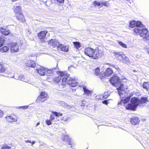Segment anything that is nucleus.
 <instances>
[{
    "mask_svg": "<svg viewBox=\"0 0 149 149\" xmlns=\"http://www.w3.org/2000/svg\"><path fill=\"white\" fill-rule=\"evenodd\" d=\"M110 83L114 86L119 87L117 88L118 91V94L120 97H123V94L126 95L125 91L127 89L126 86H124V85L121 84V80L118 76L114 75L111 78L110 80Z\"/></svg>",
    "mask_w": 149,
    "mask_h": 149,
    "instance_id": "f257e3e1",
    "label": "nucleus"
},
{
    "mask_svg": "<svg viewBox=\"0 0 149 149\" xmlns=\"http://www.w3.org/2000/svg\"><path fill=\"white\" fill-rule=\"evenodd\" d=\"M146 102H148L147 97H142L140 100L136 97H132L131 100V103L128 104L126 106V109L127 110L135 111L139 104L145 103Z\"/></svg>",
    "mask_w": 149,
    "mask_h": 149,
    "instance_id": "f03ea898",
    "label": "nucleus"
},
{
    "mask_svg": "<svg viewBox=\"0 0 149 149\" xmlns=\"http://www.w3.org/2000/svg\"><path fill=\"white\" fill-rule=\"evenodd\" d=\"M84 53L87 56L94 59L101 57L103 55V52L102 51H100L98 49L94 50L90 47L85 49Z\"/></svg>",
    "mask_w": 149,
    "mask_h": 149,
    "instance_id": "7ed1b4c3",
    "label": "nucleus"
},
{
    "mask_svg": "<svg viewBox=\"0 0 149 149\" xmlns=\"http://www.w3.org/2000/svg\"><path fill=\"white\" fill-rule=\"evenodd\" d=\"M60 75L61 77L62 84L61 85H65L67 82L66 80L68 79L67 76L63 72H61L60 73ZM68 84L71 87H74L77 86V82L76 81L75 79H74L72 78H69L67 81Z\"/></svg>",
    "mask_w": 149,
    "mask_h": 149,
    "instance_id": "20e7f679",
    "label": "nucleus"
},
{
    "mask_svg": "<svg viewBox=\"0 0 149 149\" xmlns=\"http://www.w3.org/2000/svg\"><path fill=\"white\" fill-rule=\"evenodd\" d=\"M113 54L117 60L120 62L127 64L130 63V61L128 58L126 57L123 52H114Z\"/></svg>",
    "mask_w": 149,
    "mask_h": 149,
    "instance_id": "39448f33",
    "label": "nucleus"
},
{
    "mask_svg": "<svg viewBox=\"0 0 149 149\" xmlns=\"http://www.w3.org/2000/svg\"><path fill=\"white\" fill-rule=\"evenodd\" d=\"M9 47L10 48L11 52H17L19 49L18 45L17 42H12L9 44Z\"/></svg>",
    "mask_w": 149,
    "mask_h": 149,
    "instance_id": "423d86ee",
    "label": "nucleus"
},
{
    "mask_svg": "<svg viewBox=\"0 0 149 149\" xmlns=\"http://www.w3.org/2000/svg\"><path fill=\"white\" fill-rule=\"evenodd\" d=\"M47 98V94L45 92H42L40 95L38 96L37 100L36 102H43L46 100Z\"/></svg>",
    "mask_w": 149,
    "mask_h": 149,
    "instance_id": "0eeeda50",
    "label": "nucleus"
},
{
    "mask_svg": "<svg viewBox=\"0 0 149 149\" xmlns=\"http://www.w3.org/2000/svg\"><path fill=\"white\" fill-rule=\"evenodd\" d=\"M49 44L50 46H52L54 47H57L58 49L60 45L59 43L56 39H51L49 41Z\"/></svg>",
    "mask_w": 149,
    "mask_h": 149,
    "instance_id": "6e6552de",
    "label": "nucleus"
},
{
    "mask_svg": "<svg viewBox=\"0 0 149 149\" xmlns=\"http://www.w3.org/2000/svg\"><path fill=\"white\" fill-rule=\"evenodd\" d=\"M46 68H44L42 67L39 66L36 69V72L41 75H44L46 74Z\"/></svg>",
    "mask_w": 149,
    "mask_h": 149,
    "instance_id": "1a4fd4ad",
    "label": "nucleus"
},
{
    "mask_svg": "<svg viewBox=\"0 0 149 149\" xmlns=\"http://www.w3.org/2000/svg\"><path fill=\"white\" fill-rule=\"evenodd\" d=\"M113 73L112 70L109 68H107L105 73H102L101 76L104 78H105L106 77L110 76Z\"/></svg>",
    "mask_w": 149,
    "mask_h": 149,
    "instance_id": "9d476101",
    "label": "nucleus"
},
{
    "mask_svg": "<svg viewBox=\"0 0 149 149\" xmlns=\"http://www.w3.org/2000/svg\"><path fill=\"white\" fill-rule=\"evenodd\" d=\"M126 94V95H124V94H123V96H124L123 97H121L122 99L121 100V101L118 103V105H120L122 104L123 103V104L126 103L128 102L130 99V97H127L124 99H123L125 96H126L127 95V93L125 92Z\"/></svg>",
    "mask_w": 149,
    "mask_h": 149,
    "instance_id": "9b49d317",
    "label": "nucleus"
},
{
    "mask_svg": "<svg viewBox=\"0 0 149 149\" xmlns=\"http://www.w3.org/2000/svg\"><path fill=\"white\" fill-rule=\"evenodd\" d=\"M24 77V76L22 74L19 75V77L17 76V74H15L14 76V78L16 79L20 80L25 82H28L29 84L30 83V81L25 80Z\"/></svg>",
    "mask_w": 149,
    "mask_h": 149,
    "instance_id": "f8f14e48",
    "label": "nucleus"
},
{
    "mask_svg": "<svg viewBox=\"0 0 149 149\" xmlns=\"http://www.w3.org/2000/svg\"><path fill=\"white\" fill-rule=\"evenodd\" d=\"M16 17L18 20L22 22H26L24 16L22 12L16 14Z\"/></svg>",
    "mask_w": 149,
    "mask_h": 149,
    "instance_id": "ddd939ff",
    "label": "nucleus"
},
{
    "mask_svg": "<svg viewBox=\"0 0 149 149\" xmlns=\"http://www.w3.org/2000/svg\"><path fill=\"white\" fill-rule=\"evenodd\" d=\"M25 65L29 67H35L36 64L35 62L32 60H29L26 63H25Z\"/></svg>",
    "mask_w": 149,
    "mask_h": 149,
    "instance_id": "4468645a",
    "label": "nucleus"
},
{
    "mask_svg": "<svg viewBox=\"0 0 149 149\" xmlns=\"http://www.w3.org/2000/svg\"><path fill=\"white\" fill-rule=\"evenodd\" d=\"M148 33V31L146 29H142L141 30L140 35L141 37H146L147 36H148L149 37V35L147 36Z\"/></svg>",
    "mask_w": 149,
    "mask_h": 149,
    "instance_id": "2eb2a0df",
    "label": "nucleus"
},
{
    "mask_svg": "<svg viewBox=\"0 0 149 149\" xmlns=\"http://www.w3.org/2000/svg\"><path fill=\"white\" fill-rule=\"evenodd\" d=\"M102 73H100V69L99 68L97 67L96 69H95L94 70V74L95 75H96L97 76H100V78L102 79H103V77H102L101 76V74Z\"/></svg>",
    "mask_w": 149,
    "mask_h": 149,
    "instance_id": "dca6fc26",
    "label": "nucleus"
},
{
    "mask_svg": "<svg viewBox=\"0 0 149 149\" xmlns=\"http://www.w3.org/2000/svg\"><path fill=\"white\" fill-rule=\"evenodd\" d=\"M7 120L9 122L15 121L17 120V119L14 116H9L6 117Z\"/></svg>",
    "mask_w": 149,
    "mask_h": 149,
    "instance_id": "f3484780",
    "label": "nucleus"
},
{
    "mask_svg": "<svg viewBox=\"0 0 149 149\" xmlns=\"http://www.w3.org/2000/svg\"><path fill=\"white\" fill-rule=\"evenodd\" d=\"M63 140L65 142H68V145H71L72 144L71 139L67 135H65L64 136Z\"/></svg>",
    "mask_w": 149,
    "mask_h": 149,
    "instance_id": "a211bd4d",
    "label": "nucleus"
},
{
    "mask_svg": "<svg viewBox=\"0 0 149 149\" xmlns=\"http://www.w3.org/2000/svg\"><path fill=\"white\" fill-rule=\"evenodd\" d=\"M62 51L66 52L68 50V46L60 44L58 47Z\"/></svg>",
    "mask_w": 149,
    "mask_h": 149,
    "instance_id": "6ab92c4d",
    "label": "nucleus"
},
{
    "mask_svg": "<svg viewBox=\"0 0 149 149\" xmlns=\"http://www.w3.org/2000/svg\"><path fill=\"white\" fill-rule=\"evenodd\" d=\"M47 32L46 30L42 31L38 33V37H45Z\"/></svg>",
    "mask_w": 149,
    "mask_h": 149,
    "instance_id": "aec40b11",
    "label": "nucleus"
},
{
    "mask_svg": "<svg viewBox=\"0 0 149 149\" xmlns=\"http://www.w3.org/2000/svg\"><path fill=\"white\" fill-rule=\"evenodd\" d=\"M139 120L138 117H134L132 118L130 120L131 123L134 125L137 124L139 122Z\"/></svg>",
    "mask_w": 149,
    "mask_h": 149,
    "instance_id": "412c9836",
    "label": "nucleus"
},
{
    "mask_svg": "<svg viewBox=\"0 0 149 149\" xmlns=\"http://www.w3.org/2000/svg\"><path fill=\"white\" fill-rule=\"evenodd\" d=\"M0 31L2 34L5 36H7L10 33L9 30H7L6 29L3 28L1 29Z\"/></svg>",
    "mask_w": 149,
    "mask_h": 149,
    "instance_id": "4be33fe9",
    "label": "nucleus"
},
{
    "mask_svg": "<svg viewBox=\"0 0 149 149\" xmlns=\"http://www.w3.org/2000/svg\"><path fill=\"white\" fill-rule=\"evenodd\" d=\"M14 11L16 14L21 13V7L19 6H16Z\"/></svg>",
    "mask_w": 149,
    "mask_h": 149,
    "instance_id": "5701e85b",
    "label": "nucleus"
},
{
    "mask_svg": "<svg viewBox=\"0 0 149 149\" xmlns=\"http://www.w3.org/2000/svg\"><path fill=\"white\" fill-rule=\"evenodd\" d=\"M83 89L84 91V93L86 95H91V92L89 90L85 87H83Z\"/></svg>",
    "mask_w": 149,
    "mask_h": 149,
    "instance_id": "b1692460",
    "label": "nucleus"
},
{
    "mask_svg": "<svg viewBox=\"0 0 149 149\" xmlns=\"http://www.w3.org/2000/svg\"><path fill=\"white\" fill-rule=\"evenodd\" d=\"M93 4L95 7L99 6H101V3L100 1H94L93 2Z\"/></svg>",
    "mask_w": 149,
    "mask_h": 149,
    "instance_id": "393cba45",
    "label": "nucleus"
},
{
    "mask_svg": "<svg viewBox=\"0 0 149 149\" xmlns=\"http://www.w3.org/2000/svg\"><path fill=\"white\" fill-rule=\"evenodd\" d=\"M136 21L135 20L131 21L130 22L129 26L131 28H133L136 26Z\"/></svg>",
    "mask_w": 149,
    "mask_h": 149,
    "instance_id": "a878e982",
    "label": "nucleus"
},
{
    "mask_svg": "<svg viewBox=\"0 0 149 149\" xmlns=\"http://www.w3.org/2000/svg\"><path fill=\"white\" fill-rule=\"evenodd\" d=\"M9 50V48L6 46H5L0 49V51L1 52H7Z\"/></svg>",
    "mask_w": 149,
    "mask_h": 149,
    "instance_id": "bb28decb",
    "label": "nucleus"
},
{
    "mask_svg": "<svg viewBox=\"0 0 149 149\" xmlns=\"http://www.w3.org/2000/svg\"><path fill=\"white\" fill-rule=\"evenodd\" d=\"M141 30L137 28H135L133 29V32L134 34H139L140 35Z\"/></svg>",
    "mask_w": 149,
    "mask_h": 149,
    "instance_id": "cd10ccee",
    "label": "nucleus"
},
{
    "mask_svg": "<svg viewBox=\"0 0 149 149\" xmlns=\"http://www.w3.org/2000/svg\"><path fill=\"white\" fill-rule=\"evenodd\" d=\"M109 3L108 1H105L104 2H101V7L104 6L106 7H108L109 6Z\"/></svg>",
    "mask_w": 149,
    "mask_h": 149,
    "instance_id": "c85d7f7f",
    "label": "nucleus"
},
{
    "mask_svg": "<svg viewBox=\"0 0 149 149\" xmlns=\"http://www.w3.org/2000/svg\"><path fill=\"white\" fill-rule=\"evenodd\" d=\"M109 96V95L107 92H105L104 94L100 96V98H102V99H106Z\"/></svg>",
    "mask_w": 149,
    "mask_h": 149,
    "instance_id": "c756f323",
    "label": "nucleus"
},
{
    "mask_svg": "<svg viewBox=\"0 0 149 149\" xmlns=\"http://www.w3.org/2000/svg\"><path fill=\"white\" fill-rule=\"evenodd\" d=\"M61 79V77L60 75V76L56 77L54 80V83H58L60 81Z\"/></svg>",
    "mask_w": 149,
    "mask_h": 149,
    "instance_id": "7c9ffc66",
    "label": "nucleus"
},
{
    "mask_svg": "<svg viewBox=\"0 0 149 149\" xmlns=\"http://www.w3.org/2000/svg\"><path fill=\"white\" fill-rule=\"evenodd\" d=\"M73 44L75 47L77 49H79L81 47L80 43L78 42H73Z\"/></svg>",
    "mask_w": 149,
    "mask_h": 149,
    "instance_id": "2f4dec72",
    "label": "nucleus"
},
{
    "mask_svg": "<svg viewBox=\"0 0 149 149\" xmlns=\"http://www.w3.org/2000/svg\"><path fill=\"white\" fill-rule=\"evenodd\" d=\"M5 38H0V47L2 46L5 42Z\"/></svg>",
    "mask_w": 149,
    "mask_h": 149,
    "instance_id": "473e14b6",
    "label": "nucleus"
},
{
    "mask_svg": "<svg viewBox=\"0 0 149 149\" xmlns=\"http://www.w3.org/2000/svg\"><path fill=\"white\" fill-rule=\"evenodd\" d=\"M136 26L137 27H142L143 25L142 23L140 21H137L136 22Z\"/></svg>",
    "mask_w": 149,
    "mask_h": 149,
    "instance_id": "72a5a7b5",
    "label": "nucleus"
},
{
    "mask_svg": "<svg viewBox=\"0 0 149 149\" xmlns=\"http://www.w3.org/2000/svg\"><path fill=\"white\" fill-rule=\"evenodd\" d=\"M6 70V69L0 64V73H3Z\"/></svg>",
    "mask_w": 149,
    "mask_h": 149,
    "instance_id": "f704fd0d",
    "label": "nucleus"
},
{
    "mask_svg": "<svg viewBox=\"0 0 149 149\" xmlns=\"http://www.w3.org/2000/svg\"><path fill=\"white\" fill-rule=\"evenodd\" d=\"M118 44L123 47L125 48L127 47V45L124 43L122 42L118 41Z\"/></svg>",
    "mask_w": 149,
    "mask_h": 149,
    "instance_id": "c9c22d12",
    "label": "nucleus"
},
{
    "mask_svg": "<svg viewBox=\"0 0 149 149\" xmlns=\"http://www.w3.org/2000/svg\"><path fill=\"white\" fill-rule=\"evenodd\" d=\"M149 87V84L148 82H144L143 84V87L144 88L148 89Z\"/></svg>",
    "mask_w": 149,
    "mask_h": 149,
    "instance_id": "e433bc0d",
    "label": "nucleus"
},
{
    "mask_svg": "<svg viewBox=\"0 0 149 149\" xmlns=\"http://www.w3.org/2000/svg\"><path fill=\"white\" fill-rule=\"evenodd\" d=\"M68 119V117L66 116H64L62 117L61 118V120L63 121H67Z\"/></svg>",
    "mask_w": 149,
    "mask_h": 149,
    "instance_id": "4c0bfd02",
    "label": "nucleus"
},
{
    "mask_svg": "<svg viewBox=\"0 0 149 149\" xmlns=\"http://www.w3.org/2000/svg\"><path fill=\"white\" fill-rule=\"evenodd\" d=\"M53 69H52V70H47V69H46V72L47 75H50V74H52L53 72Z\"/></svg>",
    "mask_w": 149,
    "mask_h": 149,
    "instance_id": "58836bf2",
    "label": "nucleus"
},
{
    "mask_svg": "<svg viewBox=\"0 0 149 149\" xmlns=\"http://www.w3.org/2000/svg\"><path fill=\"white\" fill-rule=\"evenodd\" d=\"M10 147L8 146L7 144H5L3 146L1 149H10Z\"/></svg>",
    "mask_w": 149,
    "mask_h": 149,
    "instance_id": "ea45409f",
    "label": "nucleus"
},
{
    "mask_svg": "<svg viewBox=\"0 0 149 149\" xmlns=\"http://www.w3.org/2000/svg\"><path fill=\"white\" fill-rule=\"evenodd\" d=\"M28 107V106H21L17 107V108H19V109H27Z\"/></svg>",
    "mask_w": 149,
    "mask_h": 149,
    "instance_id": "a19ab883",
    "label": "nucleus"
},
{
    "mask_svg": "<svg viewBox=\"0 0 149 149\" xmlns=\"http://www.w3.org/2000/svg\"><path fill=\"white\" fill-rule=\"evenodd\" d=\"M46 123L48 125H50L51 124H52V122L50 120H46Z\"/></svg>",
    "mask_w": 149,
    "mask_h": 149,
    "instance_id": "79ce46f5",
    "label": "nucleus"
},
{
    "mask_svg": "<svg viewBox=\"0 0 149 149\" xmlns=\"http://www.w3.org/2000/svg\"><path fill=\"white\" fill-rule=\"evenodd\" d=\"M50 118L51 120H53L55 118V116L54 114L51 115L50 116Z\"/></svg>",
    "mask_w": 149,
    "mask_h": 149,
    "instance_id": "37998d69",
    "label": "nucleus"
},
{
    "mask_svg": "<svg viewBox=\"0 0 149 149\" xmlns=\"http://www.w3.org/2000/svg\"><path fill=\"white\" fill-rule=\"evenodd\" d=\"M52 113L55 115L56 117L59 116L58 113L56 111H52Z\"/></svg>",
    "mask_w": 149,
    "mask_h": 149,
    "instance_id": "c03bdc74",
    "label": "nucleus"
},
{
    "mask_svg": "<svg viewBox=\"0 0 149 149\" xmlns=\"http://www.w3.org/2000/svg\"><path fill=\"white\" fill-rule=\"evenodd\" d=\"M109 100H105L104 101H102V103L104 104H106L107 105L108 104V101Z\"/></svg>",
    "mask_w": 149,
    "mask_h": 149,
    "instance_id": "a18cd8bd",
    "label": "nucleus"
},
{
    "mask_svg": "<svg viewBox=\"0 0 149 149\" xmlns=\"http://www.w3.org/2000/svg\"><path fill=\"white\" fill-rule=\"evenodd\" d=\"M26 35L28 36L31 33V31L29 30H28L26 32Z\"/></svg>",
    "mask_w": 149,
    "mask_h": 149,
    "instance_id": "49530a36",
    "label": "nucleus"
},
{
    "mask_svg": "<svg viewBox=\"0 0 149 149\" xmlns=\"http://www.w3.org/2000/svg\"><path fill=\"white\" fill-rule=\"evenodd\" d=\"M3 112L0 109V118H1L3 116Z\"/></svg>",
    "mask_w": 149,
    "mask_h": 149,
    "instance_id": "de8ad7c7",
    "label": "nucleus"
},
{
    "mask_svg": "<svg viewBox=\"0 0 149 149\" xmlns=\"http://www.w3.org/2000/svg\"><path fill=\"white\" fill-rule=\"evenodd\" d=\"M56 1L60 3H63L64 0H56Z\"/></svg>",
    "mask_w": 149,
    "mask_h": 149,
    "instance_id": "09e8293b",
    "label": "nucleus"
},
{
    "mask_svg": "<svg viewBox=\"0 0 149 149\" xmlns=\"http://www.w3.org/2000/svg\"><path fill=\"white\" fill-rule=\"evenodd\" d=\"M145 50L149 54V48H145Z\"/></svg>",
    "mask_w": 149,
    "mask_h": 149,
    "instance_id": "8fccbe9b",
    "label": "nucleus"
},
{
    "mask_svg": "<svg viewBox=\"0 0 149 149\" xmlns=\"http://www.w3.org/2000/svg\"><path fill=\"white\" fill-rule=\"evenodd\" d=\"M112 66L114 67V68H116V69H118V67L117 66V65H112Z\"/></svg>",
    "mask_w": 149,
    "mask_h": 149,
    "instance_id": "3c124183",
    "label": "nucleus"
},
{
    "mask_svg": "<svg viewBox=\"0 0 149 149\" xmlns=\"http://www.w3.org/2000/svg\"><path fill=\"white\" fill-rule=\"evenodd\" d=\"M25 141L26 143H31V141L30 140H26V141Z\"/></svg>",
    "mask_w": 149,
    "mask_h": 149,
    "instance_id": "603ef678",
    "label": "nucleus"
},
{
    "mask_svg": "<svg viewBox=\"0 0 149 149\" xmlns=\"http://www.w3.org/2000/svg\"><path fill=\"white\" fill-rule=\"evenodd\" d=\"M127 2H130V3H131V1H132V0H125Z\"/></svg>",
    "mask_w": 149,
    "mask_h": 149,
    "instance_id": "864d4df0",
    "label": "nucleus"
},
{
    "mask_svg": "<svg viewBox=\"0 0 149 149\" xmlns=\"http://www.w3.org/2000/svg\"><path fill=\"white\" fill-rule=\"evenodd\" d=\"M59 116H62L63 115V114L62 113H61L60 112L58 113Z\"/></svg>",
    "mask_w": 149,
    "mask_h": 149,
    "instance_id": "5fc2aeb1",
    "label": "nucleus"
},
{
    "mask_svg": "<svg viewBox=\"0 0 149 149\" xmlns=\"http://www.w3.org/2000/svg\"><path fill=\"white\" fill-rule=\"evenodd\" d=\"M35 141H33L32 142H31V145L32 146L35 143Z\"/></svg>",
    "mask_w": 149,
    "mask_h": 149,
    "instance_id": "6e6d98bb",
    "label": "nucleus"
},
{
    "mask_svg": "<svg viewBox=\"0 0 149 149\" xmlns=\"http://www.w3.org/2000/svg\"><path fill=\"white\" fill-rule=\"evenodd\" d=\"M45 143L43 144H40V146H43L45 145Z\"/></svg>",
    "mask_w": 149,
    "mask_h": 149,
    "instance_id": "4d7b16f0",
    "label": "nucleus"
},
{
    "mask_svg": "<svg viewBox=\"0 0 149 149\" xmlns=\"http://www.w3.org/2000/svg\"><path fill=\"white\" fill-rule=\"evenodd\" d=\"M12 2H15L17 1H18V0H11Z\"/></svg>",
    "mask_w": 149,
    "mask_h": 149,
    "instance_id": "13d9d810",
    "label": "nucleus"
},
{
    "mask_svg": "<svg viewBox=\"0 0 149 149\" xmlns=\"http://www.w3.org/2000/svg\"><path fill=\"white\" fill-rule=\"evenodd\" d=\"M40 123L39 122L38 123L36 124V126L40 124Z\"/></svg>",
    "mask_w": 149,
    "mask_h": 149,
    "instance_id": "bf43d9fd",
    "label": "nucleus"
},
{
    "mask_svg": "<svg viewBox=\"0 0 149 149\" xmlns=\"http://www.w3.org/2000/svg\"><path fill=\"white\" fill-rule=\"evenodd\" d=\"M43 38H40V40H43Z\"/></svg>",
    "mask_w": 149,
    "mask_h": 149,
    "instance_id": "052dcab7",
    "label": "nucleus"
},
{
    "mask_svg": "<svg viewBox=\"0 0 149 149\" xmlns=\"http://www.w3.org/2000/svg\"><path fill=\"white\" fill-rule=\"evenodd\" d=\"M148 45L149 46V41H148Z\"/></svg>",
    "mask_w": 149,
    "mask_h": 149,
    "instance_id": "680f3d73",
    "label": "nucleus"
},
{
    "mask_svg": "<svg viewBox=\"0 0 149 149\" xmlns=\"http://www.w3.org/2000/svg\"><path fill=\"white\" fill-rule=\"evenodd\" d=\"M146 38H143V39H145Z\"/></svg>",
    "mask_w": 149,
    "mask_h": 149,
    "instance_id": "e2e57ef3",
    "label": "nucleus"
}]
</instances>
